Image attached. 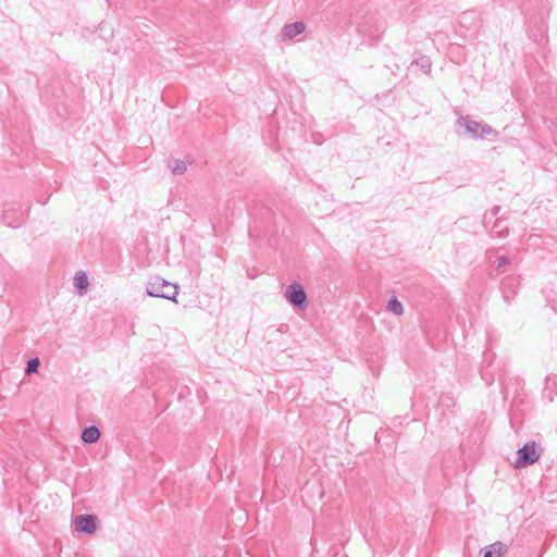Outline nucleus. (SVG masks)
<instances>
[{
    "label": "nucleus",
    "mask_w": 557,
    "mask_h": 557,
    "mask_svg": "<svg viewBox=\"0 0 557 557\" xmlns=\"http://www.w3.org/2000/svg\"><path fill=\"white\" fill-rule=\"evenodd\" d=\"M507 550V544L497 541L491 545L485 546L481 552L483 557H503Z\"/></svg>",
    "instance_id": "0eeeda50"
},
{
    "label": "nucleus",
    "mask_w": 557,
    "mask_h": 557,
    "mask_svg": "<svg viewBox=\"0 0 557 557\" xmlns=\"http://www.w3.org/2000/svg\"><path fill=\"white\" fill-rule=\"evenodd\" d=\"M97 518L91 515H79L75 518L74 524L78 532L94 534L97 531Z\"/></svg>",
    "instance_id": "39448f33"
},
{
    "label": "nucleus",
    "mask_w": 557,
    "mask_h": 557,
    "mask_svg": "<svg viewBox=\"0 0 557 557\" xmlns=\"http://www.w3.org/2000/svg\"><path fill=\"white\" fill-rule=\"evenodd\" d=\"M387 310L393 312L395 315H401L404 313V307L396 298H393L387 302Z\"/></svg>",
    "instance_id": "ddd939ff"
},
{
    "label": "nucleus",
    "mask_w": 557,
    "mask_h": 557,
    "mask_svg": "<svg viewBox=\"0 0 557 557\" xmlns=\"http://www.w3.org/2000/svg\"><path fill=\"white\" fill-rule=\"evenodd\" d=\"M146 292L151 297L165 298L177 302V286L159 276H156L148 282Z\"/></svg>",
    "instance_id": "f257e3e1"
},
{
    "label": "nucleus",
    "mask_w": 557,
    "mask_h": 557,
    "mask_svg": "<svg viewBox=\"0 0 557 557\" xmlns=\"http://www.w3.org/2000/svg\"><path fill=\"white\" fill-rule=\"evenodd\" d=\"M540 459L539 446L535 442L525 443L518 450L516 467H527L535 463Z\"/></svg>",
    "instance_id": "7ed1b4c3"
},
{
    "label": "nucleus",
    "mask_w": 557,
    "mask_h": 557,
    "mask_svg": "<svg viewBox=\"0 0 557 557\" xmlns=\"http://www.w3.org/2000/svg\"><path fill=\"white\" fill-rule=\"evenodd\" d=\"M491 233L493 236L505 237L508 234V228L503 221L497 220Z\"/></svg>",
    "instance_id": "f8f14e48"
},
{
    "label": "nucleus",
    "mask_w": 557,
    "mask_h": 557,
    "mask_svg": "<svg viewBox=\"0 0 557 557\" xmlns=\"http://www.w3.org/2000/svg\"><path fill=\"white\" fill-rule=\"evenodd\" d=\"M39 364H40V362H39L38 358H33V359L28 360L26 369H25V373L26 374L36 373L38 371Z\"/></svg>",
    "instance_id": "4468645a"
},
{
    "label": "nucleus",
    "mask_w": 557,
    "mask_h": 557,
    "mask_svg": "<svg viewBox=\"0 0 557 557\" xmlns=\"http://www.w3.org/2000/svg\"><path fill=\"white\" fill-rule=\"evenodd\" d=\"M100 437V431L97 426H88L83 430L82 433V441L86 444H94L96 443Z\"/></svg>",
    "instance_id": "1a4fd4ad"
},
{
    "label": "nucleus",
    "mask_w": 557,
    "mask_h": 557,
    "mask_svg": "<svg viewBox=\"0 0 557 557\" xmlns=\"http://www.w3.org/2000/svg\"><path fill=\"white\" fill-rule=\"evenodd\" d=\"M189 162L178 159L169 160L168 166L174 175H182L187 171Z\"/></svg>",
    "instance_id": "9d476101"
},
{
    "label": "nucleus",
    "mask_w": 557,
    "mask_h": 557,
    "mask_svg": "<svg viewBox=\"0 0 557 557\" xmlns=\"http://www.w3.org/2000/svg\"><path fill=\"white\" fill-rule=\"evenodd\" d=\"M284 296L295 307L302 308L307 306V296L305 289L298 283H294L287 286Z\"/></svg>",
    "instance_id": "20e7f679"
},
{
    "label": "nucleus",
    "mask_w": 557,
    "mask_h": 557,
    "mask_svg": "<svg viewBox=\"0 0 557 557\" xmlns=\"http://www.w3.org/2000/svg\"><path fill=\"white\" fill-rule=\"evenodd\" d=\"M519 285L517 277H506L502 283V290L505 300L509 301L512 299L517 293V287Z\"/></svg>",
    "instance_id": "6e6552de"
},
{
    "label": "nucleus",
    "mask_w": 557,
    "mask_h": 557,
    "mask_svg": "<svg viewBox=\"0 0 557 557\" xmlns=\"http://www.w3.org/2000/svg\"><path fill=\"white\" fill-rule=\"evenodd\" d=\"M74 286L78 289L81 296L86 294L88 287L87 275L84 272H78L74 276Z\"/></svg>",
    "instance_id": "9b49d317"
},
{
    "label": "nucleus",
    "mask_w": 557,
    "mask_h": 557,
    "mask_svg": "<svg viewBox=\"0 0 557 557\" xmlns=\"http://www.w3.org/2000/svg\"><path fill=\"white\" fill-rule=\"evenodd\" d=\"M419 65L421 67V70L424 72V73H430L431 72V61L429 60V58H421L419 60Z\"/></svg>",
    "instance_id": "2eb2a0df"
},
{
    "label": "nucleus",
    "mask_w": 557,
    "mask_h": 557,
    "mask_svg": "<svg viewBox=\"0 0 557 557\" xmlns=\"http://www.w3.org/2000/svg\"><path fill=\"white\" fill-rule=\"evenodd\" d=\"M306 29V25L302 22H295L287 24L282 28L283 40H292L296 36L302 34Z\"/></svg>",
    "instance_id": "423d86ee"
},
{
    "label": "nucleus",
    "mask_w": 557,
    "mask_h": 557,
    "mask_svg": "<svg viewBox=\"0 0 557 557\" xmlns=\"http://www.w3.org/2000/svg\"><path fill=\"white\" fill-rule=\"evenodd\" d=\"M508 262H509V260L507 257H499L497 259V268L500 269V268L505 267Z\"/></svg>",
    "instance_id": "dca6fc26"
},
{
    "label": "nucleus",
    "mask_w": 557,
    "mask_h": 557,
    "mask_svg": "<svg viewBox=\"0 0 557 557\" xmlns=\"http://www.w3.org/2000/svg\"><path fill=\"white\" fill-rule=\"evenodd\" d=\"M457 122L459 125L463 126L467 134L473 138L497 136V132L492 126L474 121L469 115L460 116Z\"/></svg>",
    "instance_id": "f03ea898"
}]
</instances>
